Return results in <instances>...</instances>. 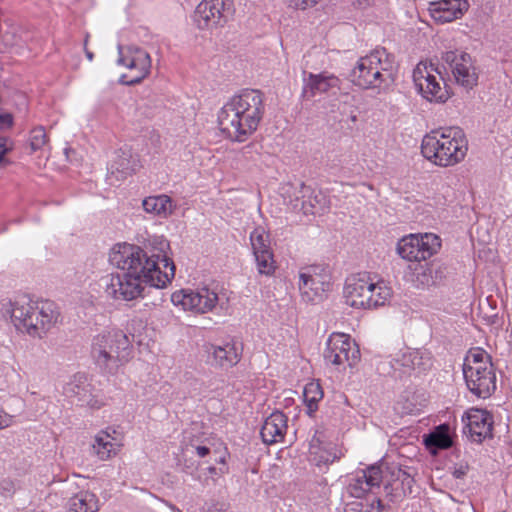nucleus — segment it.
Here are the masks:
<instances>
[{"instance_id": "nucleus-1", "label": "nucleus", "mask_w": 512, "mask_h": 512, "mask_svg": "<svg viewBox=\"0 0 512 512\" xmlns=\"http://www.w3.org/2000/svg\"><path fill=\"white\" fill-rule=\"evenodd\" d=\"M169 243L154 238L144 248L133 244H117L110 254V263L121 272L105 281V292L115 300L131 301L142 296L144 285L164 288L175 275V265L166 255Z\"/></svg>"}, {"instance_id": "nucleus-2", "label": "nucleus", "mask_w": 512, "mask_h": 512, "mask_svg": "<svg viewBox=\"0 0 512 512\" xmlns=\"http://www.w3.org/2000/svg\"><path fill=\"white\" fill-rule=\"evenodd\" d=\"M264 113L263 93L256 89H243L218 112L219 129L231 141L244 142L257 130Z\"/></svg>"}, {"instance_id": "nucleus-3", "label": "nucleus", "mask_w": 512, "mask_h": 512, "mask_svg": "<svg viewBox=\"0 0 512 512\" xmlns=\"http://www.w3.org/2000/svg\"><path fill=\"white\" fill-rule=\"evenodd\" d=\"M467 141L460 128L433 131L424 136L421 152L429 161L442 167L461 162L467 153Z\"/></svg>"}, {"instance_id": "nucleus-4", "label": "nucleus", "mask_w": 512, "mask_h": 512, "mask_svg": "<svg viewBox=\"0 0 512 512\" xmlns=\"http://www.w3.org/2000/svg\"><path fill=\"white\" fill-rule=\"evenodd\" d=\"M10 317L18 330L29 335L39 336L49 331L59 318V311L54 302L15 301L10 303Z\"/></svg>"}, {"instance_id": "nucleus-5", "label": "nucleus", "mask_w": 512, "mask_h": 512, "mask_svg": "<svg viewBox=\"0 0 512 512\" xmlns=\"http://www.w3.org/2000/svg\"><path fill=\"white\" fill-rule=\"evenodd\" d=\"M130 355V341L120 330L96 335L91 344V356L103 371L114 374Z\"/></svg>"}, {"instance_id": "nucleus-6", "label": "nucleus", "mask_w": 512, "mask_h": 512, "mask_svg": "<svg viewBox=\"0 0 512 512\" xmlns=\"http://www.w3.org/2000/svg\"><path fill=\"white\" fill-rule=\"evenodd\" d=\"M393 56L385 48H377L361 57L352 69L351 82L363 89L380 88L388 79H392Z\"/></svg>"}, {"instance_id": "nucleus-7", "label": "nucleus", "mask_w": 512, "mask_h": 512, "mask_svg": "<svg viewBox=\"0 0 512 512\" xmlns=\"http://www.w3.org/2000/svg\"><path fill=\"white\" fill-rule=\"evenodd\" d=\"M391 297V289L384 281L374 282L367 274L351 275L346 279L344 298L354 308H376Z\"/></svg>"}, {"instance_id": "nucleus-8", "label": "nucleus", "mask_w": 512, "mask_h": 512, "mask_svg": "<svg viewBox=\"0 0 512 512\" xmlns=\"http://www.w3.org/2000/svg\"><path fill=\"white\" fill-rule=\"evenodd\" d=\"M118 51L119 58L117 63L125 66L130 72L120 77V83L129 86L140 83L150 73V55L137 46H128L126 48L119 46Z\"/></svg>"}, {"instance_id": "nucleus-9", "label": "nucleus", "mask_w": 512, "mask_h": 512, "mask_svg": "<svg viewBox=\"0 0 512 512\" xmlns=\"http://www.w3.org/2000/svg\"><path fill=\"white\" fill-rule=\"evenodd\" d=\"M323 357L327 364L339 367L347 363L352 368L360 361L361 354L358 345L349 335L333 333L326 342Z\"/></svg>"}, {"instance_id": "nucleus-10", "label": "nucleus", "mask_w": 512, "mask_h": 512, "mask_svg": "<svg viewBox=\"0 0 512 512\" xmlns=\"http://www.w3.org/2000/svg\"><path fill=\"white\" fill-rule=\"evenodd\" d=\"M442 60L449 65L455 82L470 90L478 83V69L471 55L463 51H447Z\"/></svg>"}, {"instance_id": "nucleus-11", "label": "nucleus", "mask_w": 512, "mask_h": 512, "mask_svg": "<svg viewBox=\"0 0 512 512\" xmlns=\"http://www.w3.org/2000/svg\"><path fill=\"white\" fill-rule=\"evenodd\" d=\"M234 13L233 0H203L195 11V21L201 29L223 25Z\"/></svg>"}, {"instance_id": "nucleus-12", "label": "nucleus", "mask_w": 512, "mask_h": 512, "mask_svg": "<svg viewBox=\"0 0 512 512\" xmlns=\"http://www.w3.org/2000/svg\"><path fill=\"white\" fill-rule=\"evenodd\" d=\"M171 300L175 305H181L184 310L195 313H206L211 311L217 301L218 295L215 290L208 287H201L196 290H181L174 292Z\"/></svg>"}, {"instance_id": "nucleus-13", "label": "nucleus", "mask_w": 512, "mask_h": 512, "mask_svg": "<svg viewBox=\"0 0 512 512\" xmlns=\"http://www.w3.org/2000/svg\"><path fill=\"white\" fill-rule=\"evenodd\" d=\"M463 376L468 390L478 398L487 399L496 390L494 366L463 369Z\"/></svg>"}, {"instance_id": "nucleus-14", "label": "nucleus", "mask_w": 512, "mask_h": 512, "mask_svg": "<svg viewBox=\"0 0 512 512\" xmlns=\"http://www.w3.org/2000/svg\"><path fill=\"white\" fill-rule=\"evenodd\" d=\"M380 466L371 465L366 469L356 472L347 487L348 493L355 498H363L367 493L376 494L382 482Z\"/></svg>"}, {"instance_id": "nucleus-15", "label": "nucleus", "mask_w": 512, "mask_h": 512, "mask_svg": "<svg viewBox=\"0 0 512 512\" xmlns=\"http://www.w3.org/2000/svg\"><path fill=\"white\" fill-rule=\"evenodd\" d=\"M413 81L417 91L428 101L443 103L449 98V93L442 87L436 76L427 67L417 68L413 72Z\"/></svg>"}, {"instance_id": "nucleus-16", "label": "nucleus", "mask_w": 512, "mask_h": 512, "mask_svg": "<svg viewBox=\"0 0 512 512\" xmlns=\"http://www.w3.org/2000/svg\"><path fill=\"white\" fill-rule=\"evenodd\" d=\"M63 394L80 406L99 408L100 404L92 393V385L84 373H76L63 387Z\"/></svg>"}, {"instance_id": "nucleus-17", "label": "nucleus", "mask_w": 512, "mask_h": 512, "mask_svg": "<svg viewBox=\"0 0 512 512\" xmlns=\"http://www.w3.org/2000/svg\"><path fill=\"white\" fill-rule=\"evenodd\" d=\"M493 417L486 410L471 409L466 414L464 432L468 433L473 441L481 443L485 438L492 436Z\"/></svg>"}, {"instance_id": "nucleus-18", "label": "nucleus", "mask_w": 512, "mask_h": 512, "mask_svg": "<svg viewBox=\"0 0 512 512\" xmlns=\"http://www.w3.org/2000/svg\"><path fill=\"white\" fill-rule=\"evenodd\" d=\"M341 80L327 71L314 74L308 73L304 78L302 97L311 100L317 94L327 93L334 89H340Z\"/></svg>"}, {"instance_id": "nucleus-19", "label": "nucleus", "mask_w": 512, "mask_h": 512, "mask_svg": "<svg viewBox=\"0 0 512 512\" xmlns=\"http://www.w3.org/2000/svg\"><path fill=\"white\" fill-rule=\"evenodd\" d=\"M468 8V0H438L430 3L429 11L435 21L447 23L461 18Z\"/></svg>"}, {"instance_id": "nucleus-20", "label": "nucleus", "mask_w": 512, "mask_h": 512, "mask_svg": "<svg viewBox=\"0 0 512 512\" xmlns=\"http://www.w3.org/2000/svg\"><path fill=\"white\" fill-rule=\"evenodd\" d=\"M205 351L209 357L213 358L215 365L221 368H231L240 361L242 346L235 341L219 346L207 344Z\"/></svg>"}, {"instance_id": "nucleus-21", "label": "nucleus", "mask_w": 512, "mask_h": 512, "mask_svg": "<svg viewBox=\"0 0 512 512\" xmlns=\"http://www.w3.org/2000/svg\"><path fill=\"white\" fill-rule=\"evenodd\" d=\"M287 430V417L280 411L273 412L262 425L260 434L266 444H274L283 440Z\"/></svg>"}, {"instance_id": "nucleus-22", "label": "nucleus", "mask_w": 512, "mask_h": 512, "mask_svg": "<svg viewBox=\"0 0 512 512\" xmlns=\"http://www.w3.org/2000/svg\"><path fill=\"white\" fill-rule=\"evenodd\" d=\"M137 166L138 160L131 149L123 147L115 152V158L109 167V172L111 175H115L116 180H121L134 173Z\"/></svg>"}, {"instance_id": "nucleus-23", "label": "nucleus", "mask_w": 512, "mask_h": 512, "mask_svg": "<svg viewBox=\"0 0 512 512\" xmlns=\"http://www.w3.org/2000/svg\"><path fill=\"white\" fill-rule=\"evenodd\" d=\"M298 286L302 300L309 303L321 300L323 293L329 287V283L320 281L308 272H301Z\"/></svg>"}, {"instance_id": "nucleus-24", "label": "nucleus", "mask_w": 512, "mask_h": 512, "mask_svg": "<svg viewBox=\"0 0 512 512\" xmlns=\"http://www.w3.org/2000/svg\"><path fill=\"white\" fill-rule=\"evenodd\" d=\"M117 432L112 430V434L108 431H100L94 438L92 450L97 457L104 461L109 459L112 455H116L119 444L116 442L117 438L114 436Z\"/></svg>"}, {"instance_id": "nucleus-25", "label": "nucleus", "mask_w": 512, "mask_h": 512, "mask_svg": "<svg viewBox=\"0 0 512 512\" xmlns=\"http://www.w3.org/2000/svg\"><path fill=\"white\" fill-rule=\"evenodd\" d=\"M310 454L316 465H328L338 459L335 446L332 443H324L321 434H315L310 441Z\"/></svg>"}, {"instance_id": "nucleus-26", "label": "nucleus", "mask_w": 512, "mask_h": 512, "mask_svg": "<svg viewBox=\"0 0 512 512\" xmlns=\"http://www.w3.org/2000/svg\"><path fill=\"white\" fill-rule=\"evenodd\" d=\"M423 442L426 448L434 454L438 450L450 448L453 444V441L450 435L449 426L447 424L439 425L432 432L424 435Z\"/></svg>"}, {"instance_id": "nucleus-27", "label": "nucleus", "mask_w": 512, "mask_h": 512, "mask_svg": "<svg viewBox=\"0 0 512 512\" xmlns=\"http://www.w3.org/2000/svg\"><path fill=\"white\" fill-rule=\"evenodd\" d=\"M142 206L147 213L154 214L161 218H168L175 209L171 197L164 194L146 197L142 201Z\"/></svg>"}, {"instance_id": "nucleus-28", "label": "nucleus", "mask_w": 512, "mask_h": 512, "mask_svg": "<svg viewBox=\"0 0 512 512\" xmlns=\"http://www.w3.org/2000/svg\"><path fill=\"white\" fill-rule=\"evenodd\" d=\"M98 510V498L89 491H80L67 502V512H97Z\"/></svg>"}, {"instance_id": "nucleus-29", "label": "nucleus", "mask_w": 512, "mask_h": 512, "mask_svg": "<svg viewBox=\"0 0 512 512\" xmlns=\"http://www.w3.org/2000/svg\"><path fill=\"white\" fill-rule=\"evenodd\" d=\"M397 253L405 260L420 262L417 235L411 234L403 237L397 244Z\"/></svg>"}, {"instance_id": "nucleus-30", "label": "nucleus", "mask_w": 512, "mask_h": 512, "mask_svg": "<svg viewBox=\"0 0 512 512\" xmlns=\"http://www.w3.org/2000/svg\"><path fill=\"white\" fill-rule=\"evenodd\" d=\"M494 366L491 356L482 348L475 347L468 350L463 363V369L467 368H488Z\"/></svg>"}, {"instance_id": "nucleus-31", "label": "nucleus", "mask_w": 512, "mask_h": 512, "mask_svg": "<svg viewBox=\"0 0 512 512\" xmlns=\"http://www.w3.org/2000/svg\"><path fill=\"white\" fill-rule=\"evenodd\" d=\"M417 238L419 240V257L421 261L430 258L441 247V240L435 234L425 233L417 235Z\"/></svg>"}, {"instance_id": "nucleus-32", "label": "nucleus", "mask_w": 512, "mask_h": 512, "mask_svg": "<svg viewBox=\"0 0 512 512\" xmlns=\"http://www.w3.org/2000/svg\"><path fill=\"white\" fill-rule=\"evenodd\" d=\"M401 365L413 370L424 371L430 366V357L418 350L407 351L402 355Z\"/></svg>"}, {"instance_id": "nucleus-33", "label": "nucleus", "mask_w": 512, "mask_h": 512, "mask_svg": "<svg viewBox=\"0 0 512 512\" xmlns=\"http://www.w3.org/2000/svg\"><path fill=\"white\" fill-rule=\"evenodd\" d=\"M304 402L307 406V413L312 416L318 409V402L323 398V391L318 382H310L303 390Z\"/></svg>"}, {"instance_id": "nucleus-34", "label": "nucleus", "mask_w": 512, "mask_h": 512, "mask_svg": "<svg viewBox=\"0 0 512 512\" xmlns=\"http://www.w3.org/2000/svg\"><path fill=\"white\" fill-rule=\"evenodd\" d=\"M250 242L253 254L264 253V251H272L270 247V237L265 229L261 226L256 227L250 234Z\"/></svg>"}, {"instance_id": "nucleus-35", "label": "nucleus", "mask_w": 512, "mask_h": 512, "mask_svg": "<svg viewBox=\"0 0 512 512\" xmlns=\"http://www.w3.org/2000/svg\"><path fill=\"white\" fill-rule=\"evenodd\" d=\"M254 256L258 272L265 276L273 275L276 265L272 251H264V253L255 254Z\"/></svg>"}, {"instance_id": "nucleus-36", "label": "nucleus", "mask_w": 512, "mask_h": 512, "mask_svg": "<svg viewBox=\"0 0 512 512\" xmlns=\"http://www.w3.org/2000/svg\"><path fill=\"white\" fill-rule=\"evenodd\" d=\"M413 283L415 287L422 289L435 285L428 264L420 265L416 268L413 275Z\"/></svg>"}, {"instance_id": "nucleus-37", "label": "nucleus", "mask_w": 512, "mask_h": 512, "mask_svg": "<svg viewBox=\"0 0 512 512\" xmlns=\"http://www.w3.org/2000/svg\"><path fill=\"white\" fill-rule=\"evenodd\" d=\"M391 477L396 482V485L400 487V490H403V497L412 493L414 479L410 476V474L398 468L392 471Z\"/></svg>"}, {"instance_id": "nucleus-38", "label": "nucleus", "mask_w": 512, "mask_h": 512, "mask_svg": "<svg viewBox=\"0 0 512 512\" xmlns=\"http://www.w3.org/2000/svg\"><path fill=\"white\" fill-rule=\"evenodd\" d=\"M284 194H287L290 198L294 197L295 201L298 202L300 198H305L311 193L310 187L306 186L303 182H299L296 187L292 184H288L283 187ZM294 208H298V203L294 204Z\"/></svg>"}, {"instance_id": "nucleus-39", "label": "nucleus", "mask_w": 512, "mask_h": 512, "mask_svg": "<svg viewBox=\"0 0 512 512\" xmlns=\"http://www.w3.org/2000/svg\"><path fill=\"white\" fill-rule=\"evenodd\" d=\"M47 142V135L42 126L35 127L30 132V147L33 151L41 149Z\"/></svg>"}, {"instance_id": "nucleus-40", "label": "nucleus", "mask_w": 512, "mask_h": 512, "mask_svg": "<svg viewBox=\"0 0 512 512\" xmlns=\"http://www.w3.org/2000/svg\"><path fill=\"white\" fill-rule=\"evenodd\" d=\"M383 490L390 502H396L403 498V490H400L393 478L384 485Z\"/></svg>"}, {"instance_id": "nucleus-41", "label": "nucleus", "mask_w": 512, "mask_h": 512, "mask_svg": "<svg viewBox=\"0 0 512 512\" xmlns=\"http://www.w3.org/2000/svg\"><path fill=\"white\" fill-rule=\"evenodd\" d=\"M428 267L432 272V277L435 285L440 283L446 277L447 268L443 264L431 263L428 264Z\"/></svg>"}, {"instance_id": "nucleus-42", "label": "nucleus", "mask_w": 512, "mask_h": 512, "mask_svg": "<svg viewBox=\"0 0 512 512\" xmlns=\"http://www.w3.org/2000/svg\"><path fill=\"white\" fill-rule=\"evenodd\" d=\"M13 148L12 141L7 137H0V166L7 163L5 155Z\"/></svg>"}, {"instance_id": "nucleus-43", "label": "nucleus", "mask_w": 512, "mask_h": 512, "mask_svg": "<svg viewBox=\"0 0 512 512\" xmlns=\"http://www.w3.org/2000/svg\"><path fill=\"white\" fill-rule=\"evenodd\" d=\"M318 2L319 0H288L289 7L301 10L313 7Z\"/></svg>"}, {"instance_id": "nucleus-44", "label": "nucleus", "mask_w": 512, "mask_h": 512, "mask_svg": "<svg viewBox=\"0 0 512 512\" xmlns=\"http://www.w3.org/2000/svg\"><path fill=\"white\" fill-rule=\"evenodd\" d=\"M301 210L303 211V214L309 215L320 213L321 209H317L315 204L310 200L309 203L306 201L301 202Z\"/></svg>"}, {"instance_id": "nucleus-45", "label": "nucleus", "mask_w": 512, "mask_h": 512, "mask_svg": "<svg viewBox=\"0 0 512 512\" xmlns=\"http://www.w3.org/2000/svg\"><path fill=\"white\" fill-rule=\"evenodd\" d=\"M13 125V116L10 113L0 114V128L2 127H12Z\"/></svg>"}, {"instance_id": "nucleus-46", "label": "nucleus", "mask_w": 512, "mask_h": 512, "mask_svg": "<svg viewBox=\"0 0 512 512\" xmlns=\"http://www.w3.org/2000/svg\"><path fill=\"white\" fill-rule=\"evenodd\" d=\"M467 471H468L467 465H460V466L454 468L452 474L455 478L461 479L467 474Z\"/></svg>"}, {"instance_id": "nucleus-47", "label": "nucleus", "mask_w": 512, "mask_h": 512, "mask_svg": "<svg viewBox=\"0 0 512 512\" xmlns=\"http://www.w3.org/2000/svg\"><path fill=\"white\" fill-rule=\"evenodd\" d=\"M372 509H377V511H385L386 505L382 502V500L379 497H375L373 501L370 504Z\"/></svg>"}, {"instance_id": "nucleus-48", "label": "nucleus", "mask_w": 512, "mask_h": 512, "mask_svg": "<svg viewBox=\"0 0 512 512\" xmlns=\"http://www.w3.org/2000/svg\"><path fill=\"white\" fill-rule=\"evenodd\" d=\"M371 3H372V0H354L353 5L360 9H364V8L370 6Z\"/></svg>"}, {"instance_id": "nucleus-49", "label": "nucleus", "mask_w": 512, "mask_h": 512, "mask_svg": "<svg viewBox=\"0 0 512 512\" xmlns=\"http://www.w3.org/2000/svg\"><path fill=\"white\" fill-rule=\"evenodd\" d=\"M196 452L199 457H205L210 453V449L206 446H197Z\"/></svg>"}, {"instance_id": "nucleus-50", "label": "nucleus", "mask_w": 512, "mask_h": 512, "mask_svg": "<svg viewBox=\"0 0 512 512\" xmlns=\"http://www.w3.org/2000/svg\"><path fill=\"white\" fill-rule=\"evenodd\" d=\"M0 489L5 490V491H10L12 489V483L4 480L0 483Z\"/></svg>"}, {"instance_id": "nucleus-51", "label": "nucleus", "mask_w": 512, "mask_h": 512, "mask_svg": "<svg viewBox=\"0 0 512 512\" xmlns=\"http://www.w3.org/2000/svg\"><path fill=\"white\" fill-rule=\"evenodd\" d=\"M313 199H314V201L316 203H320L321 200H324V196H322L320 194L319 195H315Z\"/></svg>"}, {"instance_id": "nucleus-52", "label": "nucleus", "mask_w": 512, "mask_h": 512, "mask_svg": "<svg viewBox=\"0 0 512 512\" xmlns=\"http://www.w3.org/2000/svg\"><path fill=\"white\" fill-rule=\"evenodd\" d=\"M85 54H86V57L91 61L94 57L93 53L90 52L89 50L85 49Z\"/></svg>"}, {"instance_id": "nucleus-53", "label": "nucleus", "mask_w": 512, "mask_h": 512, "mask_svg": "<svg viewBox=\"0 0 512 512\" xmlns=\"http://www.w3.org/2000/svg\"><path fill=\"white\" fill-rule=\"evenodd\" d=\"M6 426L5 420L0 416V429Z\"/></svg>"}, {"instance_id": "nucleus-54", "label": "nucleus", "mask_w": 512, "mask_h": 512, "mask_svg": "<svg viewBox=\"0 0 512 512\" xmlns=\"http://www.w3.org/2000/svg\"><path fill=\"white\" fill-rule=\"evenodd\" d=\"M209 470L211 473H213L216 469H215V467H210Z\"/></svg>"}]
</instances>
